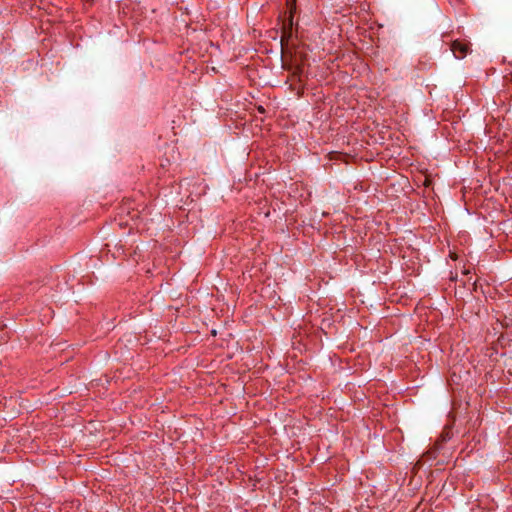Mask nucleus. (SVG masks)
Segmentation results:
<instances>
[{
	"label": "nucleus",
	"mask_w": 512,
	"mask_h": 512,
	"mask_svg": "<svg viewBox=\"0 0 512 512\" xmlns=\"http://www.w3.org/2000/svg\"><path fill=\"white\" fill-rule=\"evenodd\" d=\"M451 51L453 52L455 58L462 59L469 53L470 45L469 43L455 40L451 45Z\"/></svg>",
	"instance_id": "obj_1"
}]
</instances>
